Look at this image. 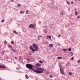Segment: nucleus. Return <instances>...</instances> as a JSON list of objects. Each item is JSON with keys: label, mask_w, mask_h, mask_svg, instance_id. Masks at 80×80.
<instances>
[{"label": "nucleus", "mask_w": 80, "mask_h": 80, "mask_svg": "<svg viewBox=\"0 0 80 80\" xmlns=\"http://www.w3.org/2000/svg\"><path fill=\"white\" fill-rule=\"evenodd\" d=\"M69 75H72V73L71 72H69Z\"/></svg>", "instance_id": "obj_21"}, {"label": "nucleus", "mask_w": 80, "mask_h": 80, "mask_svg": "<svg viewBox=\"0 0 80 80\" xmlns=\"http://www.w3.org/2000/svg\"><path fill=\"white\" fill-rule=\"evenodd\" d=\"M6 52H9L10 51H9L8 50H6Z\"/></svg>", "instance_id": "obj_34"}, {"label": "nucleus", "mask_w": 80, "mask_h": 80, "mask_svg": "<svg viewBox=\"0 0 80 80\" xmlns=\"http://www.w3.org/2000/svg\"><path fill=\"white\" fill-rule=\"evenodd\" d=\"M40 38H42V36H38V40H40Z\"/></svg>", "instance_id": "obj_14"}, {"label": "nucleus", "mask_w": 80, "mask_h": 80, "mask_svg": "<svg viewBox=\"0 0 80 80\" xmlns=\"http://www.w3.org/2000/svg\"><path fill=\"white\" fill-rule=\"evenodd\" d=\"M62 51H63L64 52H66L67 50V49L62 48Z\"/></svg>", "instance_id": "obj_12"}, {"label": "nucleus", "mask_w": 80, "mask_h": 80, "mask_svg": "<svg viewBox=\"0 0 80 80\" xmlns=\"http://www.w3.org/2000/svg\"><path fill=\"white\" fill-rule=\"evenodd\" d=\"M60 14H62V15H63V14H62V13H60Z\"/></svg>", "instance_id": "obj_51"}, {"label": "nucleus", "mask_w": 80, "mask_h": 80, "mask_svg": "<svg viewBox=\"0 0 80 80\" xmlns=\"http://www.w3.org/2000/svg\"><path fill=\"white\" fill-rule=\"evenodd\" d=\"M71 18H72V17H70L69 19H71Z\"/></svg>", "instance_id": "obj_48"}, {"label": "nucleus", "mask_w": 80, "mask_h": 80, "mask_svg": "<svg viewBox=\"0 0 80 80\" xmlns=\"http://www.w3.org/2000/svg\"><path fill=\"white\" fill-rule=\"evenodd\" d=\"M25 77H26V78H27V79H28V77L27 76V75L26 74Z\"/></svg>", "instance_id": "obj_22"}, {"label": "nucleus", "mask_w": 80, "mask_h": 80, "mask_svg": "<svg viewBox=\"0 0 80 80\" xmlns=\"http://www.w3.org/2000/svg\"><path fill=\"white\" fill-rule=\"evenodd\" d=\"M35 25L33 24H31L29 25V28H35Z\"/></svg>", "instance_id": "obj_4"}, {"label": "nucleus", "mask_w": 80, "mask_h": 80, "mask_svg": "<svg viewBox=\"0 0 80 80\" xmlns=\"http://www.w3.org/2000/svg\"><path fill=\"white\" fill-rule=\"evenodd\" d=\"M68 50L69 51V52H71V50H72V49H71V48H69L68 49Z\"/></svg>", "instance_id": "obj_24"}, {"label": "nucleus", "mask_w": 80, "mask_h": 80, "mask_svg": "<svg viewBox=\"0 0 80 80\" xmlns=\"http://www.w3.org/2000/svg\"><path fill=\"white\" fill-rule=\"evenodd\" d=\"M8 46L9 48H12V45L10 44H8Z\"/></svg>", "instance_id": "obj_7"}, {"label": "nucleus", "mask_w": 80, "mask_h": 80, "mask_svg": "<svg viewBox=\"0 0 80 80\" xmlns=\"http://www.w3.org/2000/svg\"><path fill=\"white\" fill-rule=\"evenodd\" d=\"M71 53L72 54L71 55V56H73V52H71Z\"/></svg>", "instance_id": "obj_27"}, {"label": "nucleus", "mask_w": 80, "mask_h": 80, "mask_svg": "<svg viewBox=\"0 0 80 80\" xmlns=\"http://www.w3.org/2000/svg\"><path fill=\"white\" fill-rule=\"evenodd\" d=\"M11 50H12V51H13V52H16L15 50L13 49L12 48L11 49Z\"/></svg>", "instance_id": "obj_20"}, {"label": "nucleus", "mask_w": 80, "mask_h": 80, "mask_svg": "<svg viewBox=\"0 0 80 80\" xmlns=\"http://www.w3.org/2000/svg\"><path fill=\"white\" fill-rule=\"evenodd\" d=\"M40 3H41V4H42V3H43V1H41Z\"/></svg>", "instance_id": "obj_38"}, {"label": "nucleus", "mask_w": 80, "mask_h": 80, "mask_svg": "<svg viewBox=\"0 0 80 80\" xmlns=\"http://www.w3.org/2000/svg\"><path fill=\"white\" fill-rule=\"evenodd\" d=\"M39 62H40L41 63H43V61H39Z\"/></svg>", "instance_id": "obj_23"}, {"label": "nucleus", "mask_w": 80, "mask_h": 80, "mask_svg": "<svg viewBox=\"0 0 80 80\" xmlns=\"http://www.w3.org/2000/svg\"><path fill=\"white\" fill-rule=\"evenodd\" d=\"M71 3V4H73V2H72Z\"/></svg>", "instance_id": "obj_39"}, {"label": "nucleus", "mask_w": 80, "mask_h": 80, "mask_svg": "<svg viewBox=\"0 0 80 80\" xmlns=\"http://www.w3.org/2000/svg\"><path fill=\"white\" fill-rule=\"evenodd\" d=\"M79 17H80V16H78V17H77V18H79Z\"/></svg>", "instance_id": "obj_44"}, {"label": "nucleus", "mask_w": 80, "mask_h": 80, "mask_svg": "<svg viewBox=\"0 0 80 80\" xmlns=\"http://www.w3.org/2000/svg\"><path fill=\"white\" fill-rule=\"evenodd\" d=\"M2 53H4V52H2Z\"/></svg>", "instance_id": "obj_57"}, {"label": "nucleus", "mask_w": 80, "mask_h": 80, "mask_svg": "<svg viewBox=\"0 0 80 80\" xmlns=\"http://www.w3.org/2000/svg\"><path fill=\"white\" fill-rule=\"evenodd\" d=\"M36 66H38V67H41V64H39V63H37L36 64Z\"/></svg>", "instance_id": "obj_9"}, {"label": "nucleus", "mask_w": 80, "mask_h": 80, "mask_svg": "<svg viewBox=\"0 0 80 80\" xmlns=\"http://www.w3.org/2000/svg\"><path fill=\"white\" fill-rule=\"evenodd\" d=\"M66 2L68 5H70V2H68L66 0Z\"/></svg>", "instance_id": "obj_25"}, {"label": "nucleus", "mask_w": 80, "mask_h": 80, "mask_svg": "<svg viewBox=\"0 0 80 80\" xmlns=\"http://www.w3.org/2000/svg\"><path fill=\"white\" fill-rule=\"evenodd\" d=\"M68 9L69 10H70V8H68Z\"/></svg>", "instance_id": "obj_47"}, {"label": "nucleus", "mask_w": 80, "mask_h": 80, "mask_svg": "<svg viewBox=\"0 0 80 80\" xmlns=\"http://www.w3.org/2000/svg\"><path fill=\"white\" fill-rule=\"evenodd\" d=\"M40 70H43V71H45V69L42 68H40L39 67H37L36 68V70H33V72H36V73H43V71H42Z\"/></svg>", "instance_id": "obj_1"}, {"label": "nucleus", "mask_w": 80, "mask_h": 80, "mask_svg": "<svg viewBox=\"0 0 80 80\" xmlns=\"http://www.w3.org/2000/svg\"><path fill=\"white\" fill-rule=\"evenodd\" d=\"M13 33H15V34L17 35H18L19 33H18V32H17L16 31H13Z\"/></svg>", "instance_id": "obj_10"}, {"label": "nucleus", "mask_w": 80, "mask_h": 80, "mask_svg": "<svg viewBox=\"0 0 80 80\" xmlns=\"http://www.w3.org/2000/svg\"><path fill=\"white\" fill-rule=\"evenodd\" d=\"M49 5H50V4H49Z\"/></svg>", "instance_id": "obj_59"}, {"label": "nucleus", "mask_w": 80, "mask_h": 80, "mask_svg": "<svg viewBox=\"0 0 80 80\" xmlns=\"http://www.w3.org/2000/svg\"><path fill=\"white\" fill-rule=\"evenodd\" d=\"M4 21H5V20L2 19L1 21L2 23H3V22H4Z\"/></svg>", "instance_id": "obj_31"}, {"label": "nucleus", "mask_w": 80, "mask_h": 80, "mask_svg": "<svg viewBox=\"0 0 80 80\" xmlns=\"http://www.w3.org/2000/svg\"><path fill=\"white\" fill-rule=\"evenodd\" d=\"M79 2H80V0H79Z\"/></svg>", "instance_id": "obj_61"}, {"label": "nucleus", "mask_w": 80, "mask_h": 80, "mask_svg": "<svg viewBox=\"0 0 80 80\" xmlns=\"http://www.w3.org/2000/svg\"><path fill=\"white\" fill-rule=\"evenodd\" d=\"M42 44H44V43H45L44 42H42Z\"/></svg>", "instance_id": "obj_46"}, {"label": "nucleus", "mask_w": 80, "mask_h": 80, "mask_svg": "<svg viewBox=\"0 0 80 80\" xmlns=\"http://www.w3.org/2000/svg\"><path fill=\"white\" fill-rule=\"evenodd\" d=\"M59 60H61V59H62V57H58L57 58Z\"/></svg>", "instance_id": "obj_15"}, {"label": "nucleus", "mask_w": 80, "mask_h": 80, "mask_svg": "<svg viewBox=\"0 0 80 80\" xmlns=\"http://www.w3.org/2000/svg\"><path fill=\"white\" fill-rule=\"evenodd\" d=\"M47 38L48 39V38H49V40H51V36H47Z\"/></svg>", "instance_id": "obj_16"}, {"label": "nucleus", "mask_w": 80, "mask_h": 80, "mask_svg": "<svg viewBox=\"0 0 80 80\" xmlns=\"http://www.w3.org/2000/svg\"><path fill=\"white\" fill-rule=\"evenodd\" d=\"M28 61H30V60L29 59V58L28 59Z\"/></svg>", "instance_id": "obj_43"}, {"label": "nucleus", "mask_w": 80, "mask_h": 80, "mask_svg": "<svg viewBox=\"0 0 80 80\" xmlns=\"http://www.w3.org/2000/svg\"><path fill=\"white\" fill-rule=\"evenodd\" d=\"M26 67L28 68H29V69H30L31 70H32L33 71V70H36L33 69V66L32 64H27L26 65Z\"/></svg>", "instance_id": "obj_2"}, {"label": "nucleus", "mask_w": 80, "mask_h": 80, "mask_svg": "<svg viewBox=\"0 0 80 80\" xmlns=\"http://www.w3.org/2000/svg\"><path fill=\"white\" fill-rule=\"evenodd\" d=\"M73 59H74V58H73V57H72L71 58V60H73Z\"/></svg>", "instance_id": "obj_30"}, {"label": "nucleus", "mask_w": 80, "mask_h": 80, "mask_svg": "<svg viewBox=\"0 0 80 80\" xmlns=\"http://www.w3.org/2000/svg\"><path fill=\"white\" fill-rule=\"evenodd\" d=\"M48 46L49 47H53V45L52 44H49Z\"/></svg>", "instance_id": "obj_13"}, {"label": "nucleus", "mask_w": 80, "mask_h": 80, "mask_svg": "<svg viewBox=\"0 0 80 80\" xmlns=\"http://www.w3.org/2000/svg\"><path fill=\"white\" fill-rule=\"evenodd\" d=\"M33 47L34 48V50L36 51H38V47L37 46H36V44L35 43L33 44Z\"/></svg>", "instance_id": "obj_3"}, {"label": "nucleus", "mask_w": 80, "mask_h": 80, "mask_svg": "<svg viewBox=\"0 0 80 80\" xmlns=\"http://www.w3.org/2000/svg\"><path fill=\"white\" fill-rule=\"evenodd\" d=\"M44 32L45 33H47L46 32V31L45 30H44Z\"/></svg>", "instance_id": "obj_45"}, {"label": "nucleus", "mask_w": 80, "mask_h": 80, "mask_svg": "<svg viewBox=\"0 0 80 80\" xmlns=\"http://www.w3.org/2000/svg\"><path fill=\"white\" fill-rule=\"evenodd\" d=\"M15 59H16V60H17V59H18L17 57H15Z\"/></svg>", "instance_id": "obj_40"}, {"label": "nucleus", "mask_w": 80, "mask_h": 80, "mask_svg": "<svg viewBox=\"0 0 80 80\" xmlns=\"http://www.w3.org/2000/svg\"><path fill=\"white\" fill-rule=\"evenodd\" d=\"M75 1L76 2V1H77V0H75Z\"/></svg>", "instance_id": "obj_53"}, {"label": "nucleus", "mask_w": 80, "mask_h": 80, "mask_svg": "<svg viewBox=\"0 0 80 80\" xmlns=\"http://www.w3.org/2000/svg\"><path fill=\"white\" fill-rule=\"evenodd\" d=\"M78 63H80V60H79L78 61Z\"/></svg>", "instance_id": "obj_41"}, {"label": "nucleus", "mask_w": 80, "mask_h": 80, "mask_svg": "<svg viewBox=\"0 0 80 80\" xmlns=\"http://www.w3.org/2000/svg\"><path fill=\"white\" fill-rule=\"evenodd\" d=\"M7 58H8V57H6Z\"/></svg>", "instance_id": "obj_54"}, {"label": "nucleus", "mask_w": 80, "mask_h": 80, "mask_svg": "<svg viewBox=\"0 0 80 80\" xmlns=\"http://www.w3.org/2000/svg\"><path fill=\"white\" fill-rule=\"evenodd\" d=\"M70 15H71V16H72V14H71Z\"/></svg>", "instance_id": "obj_56"}, {"label": "nucleus", "mask_w": 80, "mask_h": 80, "mask_svg": "<svg viewBox=\"0 0 80 80\" xmlns=\"http://www.w3.org/2000/svg\"><path fill=\"white\" fill-rule=\"evenodd\" d=\"M16 69L17 70H19V68H16Z\"/></svg>", "instance_id": "obj_37"}, {"label": "nucleus", "mask_w": 80, "mask_h": 80, "mask_svg": "<svg viewBox=\"0 0 80 80\" xmlns=\"http://www.w3.org/2000/svg\"><path fill=\"white\" fill-rule=\"evenodd\" d=\"M29 55H32V54H31L30 53H29Z\"/></svg>", "instance_id": "obj_42"}, {"label": "nucleus", "mask_w": 80, "mask_h": 80, "mask_svg": "<svg viewBox=\"0 0 80 80\" xmlns=\"http://www.w3.org/2000/svg\"><path fill=\"white\" fill-rule=\"evenodd\" d=\"M46 74L47 75H49V72H47L46 73Z\"/></svg>", "instance_id": "obj_32"}, {"label": "nucleus", "mask_w": 80, "mask_h": 80, "mask_svg": "<svg viewBox=\"0 0 80 80\" xmlns=\"http://www.w3.org/2000/svg\"><path fill=\"white\" fill-rule=\"evenodd\" d=\"M29 48L30 50H31L32 51L33 53H34V52H36V51L33 48V47H32V46H30Z\"/></svg>", "instance_id": "obj_5"}, {"label": "nucleus", "mask_w": 80, "mask_h": 80, "mask_svg": "<svg viewBox=\"0 0 80 80\" xmlns=\"http://www.w3.org/2000/svg\"><path fill=\"white\" fill-rule=\"evenodd\" d=\"M4 43H5V45H7V41H6V40H5V41H4Z\"/></svg>", "instance_id": "obj_29"}, {"label": "nucleus", "mask_w": 80, "mask_h": 80, "mask_svg": "<svg viewBox=\"0 0 80 80\" xmlns=\"http://www.w3.org/2000/svg\"><path fill=\"white\" fill-rule=\"evenodd\" d=\"M10 1L12 2H14V0H10Z\"/></svg>", "instance_id": "obj_33"}, {"label": "nucleus", "mask_w": 80, "mask_h": 80, "mask_svg": "<svg viewBox=\"0 0 80 80\" xmlns=\"http://www.w3.org/2000/svg\"><path fill=\"white\" fill-rule=\"evenodd\" d=\"M17 6L18 7H21V4H18L17 5Z\"/></svg>", "instance_id": "obj_17"}, {"label": "nucleus", "mask_w": 80, "mask_h": 80, "mask_svg": "<svg viewBox=\"0 0 80 80\" xmlns=\"http://www.w3.org/2000/svg\"><path fill=\"white\" fill-rule=\"evenodd\" d=\"M49 77L50 78H52V77H53V76H52V75H49Z\"/></svg>", "instance_id": "obj_26"}, {"label": "nucleus", "mask_w": 80, "mask_h": 80, "mask_svg": "<svg viewBox=\"0 0 80 80\" xmlns=\"http://www.w3.org/2000/svg\"><path fill=\"white\" fill-rule=\"evenodd\" d=\"M78 12H77V9H75V15H78Z\"/></svg>", "instance_id": "obj_11"}, {"label": "nucleus", "mask_w": 80, "mask_h": 80, "mask_svg": "<svg viewBox=\"0 0 80 80\" xmlns=\"http://www.w3.org/2000/svg\"><path fill=\"white\" fill-rule=\"evenodd\" d=\"M11 44H12V45H13V44H14V42H13V41H12L11 42Z\"/></svg>", "instance_id": "obj_19"}, {"label": "nucleus", "mask_w": 80, "mask_h": 80, "mask_svg": "<svg viewBox=\"0 0 80 80\" xmlns=\"http://www.w3.org/2000/svg\"><path fill=\"white\" fill-rule=\"evenodd\" d=\"M18 66H20V65L19 64H18Z\"/></svg>", "instance_id": "obj_55"}, {"label": "nucleus", "mask_w": 80, "mask_h": 80, "mask_svg": "<svg viewBox=\"0 0 80 80\" xmlns=\"http://www.w3.org/2000/svg\"><path fill=\"white\" fill-rule=\"evenodd\" d=\"M0 68H5L6 67L5 65H1L0 66Z\"/></svg>", "instance_id": "obj_8"}, {"label": "nucleus", "mask_w": 80, "mask_h": 80, "mask_svg": "<svg viewBox=\"0 0 80 80\" xmlns=\"http://www.w3.org/2000/svg\"><path fill=\"white\" fill-rule=\"evenodd\" d=\"M57 44L58 45V46H60V44L58 43Z\"/></svg>", "instance_id": "obj_36"}, {"label": "nucleus", "mask_w": 80, "mask_h": 80, "mask_svg": "<svg viewBox=\"0 0 80 80\" xmlns=\"http://www.w3.org/2000/svg\"><path fill=\"white\" fill-rule=\"evenodd\" d=\"M2 54L3 55V52H2Z\"/></svg>", "instance_id": "obj_52"}, {"label": "nucleus", "mask_w": 80, "mask_h": 80, "mask_svg": "<svg viewBox=\"0 0 80 80\" xmlns=\"http://www.w3.org/2000/svg\"><path fill=\"white\" fill-rule=\"evenodd\" d=\"M28 10H27L26 11V14H28Z\"/></svg>", "instance_id": "obj_28"}, {"label": "nucleus", "mask_w": 80, "mask_h": 80, "mask_svg": "<svg viewBox=\"0 0 80 80\" xmlns=\"http://www.w3.org/2000/svg\"><path fill=\"white\" fill-rule=\"evenodd\" d=\"M14 64H16V62H14Z\"/></svg>", "instance_id": "obj_50"}, {"label": "nucleus", "mask_w": 80, "mask_h": 80, "mask_svg": "<svg viewBox=\"0 0 80 80\" xmlns=\"http://www.w3.org/2000/svg\"><path fill=\"white\" fill-rule=\"evenodd\" d=\"M60 36H61V35H59V36H58V38H59V37H60Z\"/></svg>", "instance_id": "obj_35"}, {"label": "nucleus", "mask_w": 80, "mask_h": 80, "mask_svg": "<svg viewBox=\"0 0 80 80\" xmlns=\"http://www.w3.org/2000/svg\"><path fill=\"white\" fill-rule=\"evenodd\" d=\"M20 13H24V11H21L20 12Z\"/></svg>", "instance_id": "obj_18"}, {"label": "nucleus", "mask_w": 80, "mask_h": 80, "mask_svg": "<svg viewBox=\"0 0 80 80\" xmlns=\"http://www.w3.org/2000/svg\"><path fill=\"white\" fill-rule=\"evenodd\" d=\"M60 72L62 74H63V75H65V72H64V71H62V69L60 67Z\"/></svg>", "instance_id": "obj_6"}, {"label": "nucleus", "mask_w": 80, "mask_h": 80, "mask_svg": "<svg viewBox=\"0 0 80 80\" xmlns=\"http://www.w3.org/2000/svg\"><path fill=\"white\" fill-rule=\"evenodd\" d=\"M0 80H1V78H0Z\"/></svg>", "instance_id": "obj_58"}, {"label": "nucleus", "mask_w": 80, "mask_h": 80, "mask_svg": "<svg viewBox=\"0 0 80 80\" xmlns=\"http://www.w3.org/2000/svg\"><path fill=\"white\" fill-rule=\"evenodd\" d=\"M49 7H50V8H52V6H49Z\"/></svg>", "instance_id": "obj_49"}, {"label": "nucleus", "mask_w": 80, "mask_h": 80, "mask_svg": "<svg viewBox=\"0 0 80 80\" xmlns=\"http://www.w3.org/2000/svg\"><path fill=\"white\" fill-rule=\"evenodd\" d=\"M69 22H70V21H69Z\"/></svg>", "instance_id": "obj_60"}]
</instances>
